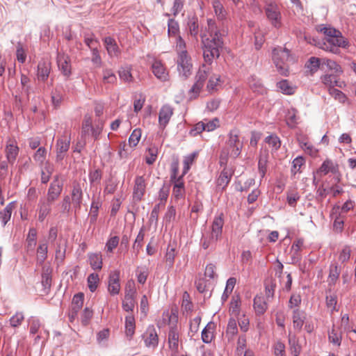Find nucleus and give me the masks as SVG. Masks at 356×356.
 <instances>
[{
	"mask_svg": "<svg viewBox=\"0 0 356 356\" xmlns=\"http://www.w3.org/2000/svg\"><path fill=\"white\" fill-rule=\"evenodd\" d=\"M224 30H220L215 20L209 19L205 31L201 33L202 41L204 47V60L202 64L196 74V81L188 91L190 99H195L202 88L204 83L211 72L210 66L214 58L220 56V49L222 47V36Z\"/></svg>",
	"mask_w": 356,
	"mask_h": 356,
	"instance_id": "nucleus-1",
	"label": "nucleus"
},
{
	"mask_svg": "<svg viewBox=\"0 0 356 356\" xmlns=\"http://www.w3.org/2000/svg\"><path fill=\"white\" fill-rule=\"evenodd\" d=\"M242 148L243 143L239 140L238 131L235 129L230 131L225 147L222 149L220 154V162L226 161L228 156L234 159L238 157L241 154Z\"/></svg>",
	"mask_w": 356,
	"mask_h": 356,
	"instance_id": "nucleus-2",
	"label": "nucleus"
},
{
	"mask_svg": "<svg viewBox=\"0 0 356 356\" xmlns=\"http://www.w3.org/2000/svg\"><path fill=\"white\" fill-rule=\"evenodd\" d=\"M164 321H168L170 325L168 334L169 348L171 351L170 356H177L178 350V332L177 330V323L178 322V316L177 310L172 309L170 314L168 312L164 314Z\"/></svg>",
	"mask_w": 356,
	"mask_h": 356,
	"instance_id": "nucleus-3",
	"label": "nucleus"
},
{
	"mask_svg": "<svg viewBox=\"0 0 356 356\" xmlns=\"http://www.w3.org/2000/svg\"><path fill=\"white\" fill-rule=\"evenodd\" d=\"M273 60L277 71L286 76L289 72V63L292 60L289 49L280 47L275 48L273 51Z\"/></svg>",
	"mask_w": 356,
	"mask_h": 356,
	"instance_id": "nucleus-4",
	"label": "nucleus"
},
{
	"mask_svg": "<svg viewBox=\"0 0 356 356\" xmlns=\"http://www.w3.org/2000/svg\"><path fill=\"white\" fill-rule=\"evenodd\" d=\"M347 45L348 42L341 35V33H340L339 35H337L334 37L325 38L318 43V46L321 49L333 54H338L339 52V47H346Z\"/></svg>",
	"mask_w": 356,
	"mask_h": 356,
	"instance_id": "nucleus-5",
	"label": "nucleus"
},
{
	"mask_svg": "<svg viewBox=\"0 0 356 356\" xmlns=\"http://www.w3.org/2000/svg\"><path fill=\"white\" fill-rule=\"evenodd\" d=\"M186 44L179 36V74L183 73L185 78L188 77L193 73V63L191 56L186 50H184Z\"/></svg>",
	"mask_w": 356,
	"mask_h": 356,
	"instance_id": "nucleus-6",
	"label": "nucleus"
},
{
	"mask_svg": "<svg viewBox=\"0 0 356 356\" xmlns=\"http://www.w3.org/2000/svg\"><path fill=\"white\" fill-rule=\"evenodd\" d=\"M71 142V131L69 129H65L63 131V134L59 137L56 141V162L61 161L67 151L70 149Z\"/></svg>",
	"mask_w": 356,
	"mask_h": 356,
	"instance_id": "nucleus-7",
	"label": "nucleus"
},
{
	"mask_svg": "<svg viewBox=\"0 0 356 356\" xmlns=\"http://www.w3.org/2000/svg\"><path fill=\"white\" fill-rule=\"evenodd\" d=\"M63 181L61 179L60 175H56L50 183L45 200L54 203L59 198L63 191Z\"/></svg>",
	"mask_w": 356,
	"mask_h": 356,
	"instance_id": "nucleus-8",
	"label": "nucleus"
},
{
	"mask_svg": "<svg viewBox=\"0 0 356 356\" xmlns=\"http://www.w3.org/2000/svg\"><path fill=\"white\" fill-rule=\"evenodd\" d=\"M265 13L270 24L276 29L282 26V15L278 6L275 2H270L265 6Z\"/></svg>",
	"mask_w": 356,
	"mask_h": 356,
	"instance_id": "nucleus-9",
	"label": "nucleus"
},
{
	"mask_svg": "<svg viewBox=\"0 0 356 356\" xmlns=\"http://www.w3.org/2000/svg\"><path fill=\"white\" fill-rule=\"evenodd\" d=\"M223 225V213H220L215 216L211 224V232L210 238L211 241H217L220 238Z\"/></svg>",
	"mask_w": 356,
	"mask_h": 356,
	"instance_id": "nucleus-10",
	"label": "nucleus"
},
{
	"mask_svg": "<svg viewBox=\"0 0 356 356\" xmlns=\"http://www.w3.org/2000/svg\"><path fill=\"white\" fill-rule=\"evenodd\" d=\"M340 74H341L325 72V74L321 76V81L328 89L334 86L343 88L345 86V83L339 80V76Z\"/></svg>",
	"mask_w": 356,
	"mask_h": 356,
	"instance_id": "nucleus-11",
	"label": "nucleus"
},
{
	"mask_svg": "<svg viewBox=\"0 0 356 356\" xmlns=\"http://www.w3.org/2000/svg\"><path fill=\"white\" fill-rule=\"evenodd\" d=\"M29 322L30 325V335L34 337L36 334H38L34 337L35 343H38L41 339L44 338V334L48 336L49 332L47 331L41 330L42 325L39 319L31 318L29 319Z\"/></svg>",
	"mask_w": 356,
	"mask_h": 356,
	"instance_id": "nucleus-12",
	"label": "nucleus"
},
{
	"mask_svg": "<svg viewBox=\"0 0 356 356\" xmlns=\"http://www.w3.org/2000/svg\"><path fill=\"white\" fill-rule=\"evenodd\" d=\"M120 291V271L111 272L108 282V291L111 296L118 295Z\"/></svg>",
	"mask_w": 356,
	"mask_h": 356,
	"instance_id": "nucleus-13",
	"label": "nucleus"
},
{
	"mask_svg": "<svg viewBox=\"0 0 356 356\" xmlns=\"http://www.w3.org/2000/svg\"><path fill=\"white\" fill-rule=\"evenodd\" d=\"M19 154V147L17 142L13 139H8L5 147V154L8 162L13 165Z\"/></svg>",
	"mask_w": 356,
	"mask_h": 356,
	"instance_id": "nucleus-14",
	"label": "nucleus"
},
{
	"mask_svg": "<svg viewBox=\"0 0 356 356\" xmlns=\"http://www.w3.org/2000/svg\"><path fill=\"white\" fill-rule=\"evenodd\" d=\"M146 180L144 176H137L134 181L133 198L136 201H140L145 193Z\"/></svg>",
	"mask_w": 356,
	"mask_h": 356,
	"instance_id": "nucleus-15",
	"label": "nucleus"
},
{
	"mask_svg": "<svg viewBox=\"0 0 356 356\" xmlns=\"http://www.w3.org/2000/svg\"><path fill=\"white\" fill-rule=\"evenodd\" d=\"M329 172L332 173L333 175H336L339 172V165L332 161L330 159H325L320 168L316 170V175L322 177L325 176Z\"/></svg>",
	"mask_w": 356,
	"mask_h": 356,
	"instance_id": "nucleus-16",
	"label": "nucleus"
},
{
	"mask_svg": "<svg viewBox=\"0 0 356 356\" xmlns=\"http://www.w3.org/2000/svg\"><path fill=\"white\" fill-rule=\"evenodd\" d=\"M145 344L148 348H155L158 345L159 338L154 326H149L143 334Z\"/></svg>",
	"mask_w": 356,
	"mask_h": 356,
	"instance_id": "nucleus-17",
	"label": "nucleus"
},
{
	"mask_svg": "<svg viewBox=\"0 0 356 356\" xmlns=\"http://www.w3.org/2000/svg\"><path fill=\"white\" fill-rule=\"evenodd\" d=\"M130 284L126 288V293L122 301V309L127 312H131L135 307V291L133 289H127Z\"/></svg>",
	"mask_w": 356,
	"mask_h": 356,
	"instance_id": "nucleus-18",
	"label": "nucleus"
},
{
	"mask_svg": "<svg viewBox=\"0 0 356 356\" xmlns=\"http://www.w3.org/2000/svg\"><path fill=\"white\" fill-rule=\"evenodd\" d=\"M57 63L62 74L67 77L70 76L71 74V65L69 56L64 54H58Z\"/></svg>",
	"mask_w": 356,
	"mask_h": 356,
	"instance_id": "nucleus-19",
	"label": "nucleus"
},
{
	"mask_svg": "<svg viewBox=\"0 0 356 356\" xmlns=\"http://www.w3.org/2000/svg\"><path fill=\"white\" fill-rule=\"evenodd\" d=\"M72 202L76 209H80L83 200V191L79 183L74 181L72 191Z\"/></svg>",
	"mask_w": 356,
	"mask_h": 356,
	"instance_id": "nucleus-20",
	"label": "nucleus"
},
{
	"mask_svg": "<svg viewBox=\"0 0 356 356\" xmlns=\"http://www.w3.org/2000/svg\"><path fill=\"white\" fill-rule=\"evenodd\" d=\"M177 253V243L175 238H174L170 241L165 254V262L168 266H172Z\"/></svg>",
	"mask_w": 356,
	"mask_h": 356,
	"instance_id": "nucleus-21",
	"label": "nucleus"
},
{
	"mask_svg": "<svg viewBox=\"0 0 356 356\" xmlns=\"http://www.w3.org/2000/svg\"><path fill=\"white\" fill-rule=\"evenodd\" d=\"M104 43L106 51L111 57H118L120 54V49L116 41L111 37H106Z\"/></svg>",
	"mask_w": 356,
	"mask_h": 356,
	"instance_id": "nucleus-22",
	"label": "nucleus"
},
{
	"mask_svg": "<svg viewBox=\"0 0 356 356\" xmlns=\"http://www.w3.org/2000/svg\"><path fill=\"white\" fill-rule=\"evenodd\" d=\"M152 72L155 76L162 81L168 79V74L160 60H155L152 65Z\"/></svg>",
	"mask_w": 356,
	"mask_h": 356,
	"instance_id": "nucleus-23",
	"label": "nucleus"
},
{
	"mask_svg": "<svg viewBox=\"0 0 356 356\" xmlns=\"http://www.w3.org/2000/svg\"><path fill=\"white\" fill-rule=\"evenodd\" d=\"M233 175L232 169L224 168L218 177L216 184L218 189L224 190L229 183Z\"/></svg>",
	"mask_w": 356,
	"mask_h": 356,
	"instance_id": "nucleus-24",
	"label": "nucleus"
},
{
	"mask_svg": "<svg viewBox=\"0 0 356 356\" xmlns=\"http://www.w3.org/2000/svg\"><path fill=\"white\" fill-rule=\"evenodd\" d=\"M53 202H48L45 199H40L38 205V220L43 222L51 211V204Z\"/></svg>",
	"mask_w": 356,
	"mask_h": 356,
	"instance_id": "nucleus-25",
	"label": "nucleus"
},
{
	"mask_svg": "<svg viewBox=\"0 0 356 356\" xmlns=\"http://www.w3.org/2000/svg\"><path fill=\"white\" fill-rule=\"evenodd\" d=\"M51 70L50 63L47 60H42L38 65V78L44 81L47 79Z\"/></svg>",
	"mask_w": 356,
	"mask_h": 356,
	"instance_id": "nucleus-26",
	"label": "nucleus"
},
{
	"mask_svg": "<svg viewBox=\"0 0 356 356\" xmlns=\"http://www.w3.org/2000/svg\"><path fill=\"white\" fill-rule=\"evenodd\" d=\"M213 12L219 21H223L227 18V12L225 9L220 0H212L211 1Z\"/></svg>",
	"mask_w": 356,
	"mask_h": 356,
	"instance_id": "nucleus-27",
	"label": "nucleus"
},
{
	"mask_svg": "<svg viewBox=\"0 0 356 356\" xmlns=\"http://www.w3.org/2000/svg\"><path fill=\"white\" fill-rule=\"evenodd\" d=\"M14 207V202H10L0 211V222L3 227H5L10 220Z\"/></svg>",
	"mask_w": 356,
	"mask_h": 356,
	"instance_id": "nucleus-28",
	"label": "nucleus"
},
{
	"mask_svg": "<svg viewBox=\"0 0 356 356\" xmlns=\"http://www.w3.org/2000/svg\"><path fill=\"white\" fill-rule=\"evenodd\" d=\"M89 264L95 270H100L102 268V256L101 253L90 252L88 254Z\"/></svg>",
	"mask_w": 356,
	"mask_h": 356,
	"instance_id": "nucleus-29",
	"label": "nucleus"
},
{
	"mask_svg": "<svg viewBox=\"0 0 356 356\" xmlns=\"http://www.w3.org/2000/svg\"><path fill=\"white\" fill-rule=\"evenodd\" d=\"M249 86L250 89L258 94H264L266 92V89L264 87L261 80L256 76H251L249 78Z\"/></svg>",
	"mask_w": 356,
	"mask_h": 356,
	"instance_id": "nucleus-30",
	"label": "nucleus"
},
{
	"mask_svg": "<svg viewBox=\"0 0 356 356\" xmlns=\"http://www.w3.org/2000/svg\"><path fill=\"white\" fill-rule=\"evenodd\" d=\"M54 170V165L49 161H46L41 168V182L42 184H47L49 181Z\"/></svg>",
	"mask_w": 356,
	"mask_h": 356,
	"instance_id": "nucleus-31",
	"label": "nucleus"
},
{
	"mask_svg": "<svg viewBox=\"0 0 356 356\" xmlns=\"http://www.w3.org/2000/svg\"><path fill=\"white\" fill-rule=\"evenodd\" d=\"M267 303L264 300V297L257 296L254 298V309L258 315H261L265 313L267 309Z\"/></svg>",
	"mask_w": 356,
	"mask_h": 356,
	"instance_id": "nucleus-32",
	"label": "nucleus"
},
{
	"mask_svg": "<svg viewBox=\"0 0 356 356\" xmlns=\"http://www.w3.org/2000/svg\"><path fill=\"white\" fill-rule=\"evenodd\" d=\"M327 67V70L331 71L332 72L337 74H341L342 70L341 66L337 64L334 60L327 59V58H322V70H325L324 67Z\"/></svg>",
	"mask_w": 356,
	"mask_h": 356,
	"instance_id": "nucleus-33",
	"label": "nucleus"
},
{
	"mask_svg": "<svg viewBox=\"0 0 356 356\" xmlns=\"http://www.w3.org/2000/svg\"><path fill=\"white\" fill-rule=\"evenodd\" d=\"M289 343L291 355L293 356H299L302 350V347L296 337L290 335Z\"/></svg>",
	"mask_w": 356,
	"mask_h": 356,
	"instance_id": "nucleus-34",
	"label": "nucleus"
},
{
	"mask_svg": "<svg viewBox=\"0 0 356 356\" xmlns=\"http://www.w3.org/2000/svg\"><path fill=\"white\" fill-rule=\"evenodd\" d=\"M305 316L299 309H295L293 314V328L300 331L304 323Z\"/></svg>",
	"mask_w": 356,
	"mask_h": 356,
	"instance_id": "nucleus-35",
	"label": "nucleus"
},
{
	"mask_svg": "<svg viewBox=\"0 0 356 356\" xmlns=\"http://www.w3.org/2000/svg\"><path fill=\"white\" fill-rule=\"evenodd\" d=\"M172 115V110L171 107H170L168 106H163L159 112V123L161 125H165L168 122Z\"/></svg>",
	"mask_w": 356,
	"mask_h": 356,
	"instance_id": "nucleus-36",
	"label": "nucleus"
},
{
	"mask_svg": "<svg viewBox=\"0 0 356 356\" xmlns=\"http://www.w3.org/2000/svg\"><path fill=\"white\" fill-rule=\"evenodd\" d=\"M340 273L341 269L337 264L331 265L327 279L328 284L330 286H333L336 284Z\"/></svg>",
	"mask_w": 356,
	"mask_h": 356,
	"instance_id": "nucleus-37",
	"label": "nucleus"
},
{
	"mask_svg": "<svg viewBox=\"0 0 356 356\" xmlns=\"http://www.w3.org/2000/svg\"><path fill=\"white\" fill-rule=\"evenodd\" d=\"M197 155H198V152H192V153L189 154L188 155L184 157V159H183L184 167H183V172H182L183 175L186 174L188 172V171L190 170L191 165L194 163L195 160L197 157Z\"/></svg>",
	"mask_w": 356,
	"mask_h": 356,
	"instance_id": "nucleus-38",
	"label": "nucleus"
},
{
	"mask_svg": "<svg viewBox=\"0 0 356 356\" xmlns=\"http://www.w3.org/2000/svg\"><path fill=\"white\" fill-rule=\"evenodd\" d=\"M135 332V318L132 315H128L125 318V333L131 338Z\"/></svg>",
	"mask_w": 356,
	"mask_h": 356,
	"instance_id": "nucleus-39",
	"label": "nucleus"
},
{
	"mask_svg": "<svg viewBox=\"0 0 356 356\" xmlns=\"http://www.w3.org/2000/svg\"><path fill=\"white\" fill-rule=\"evenodd\" d=\"M37 239V230L32 227L29 231L28 236L26 237V246L28 250L33 251L36 245Z\"/></svg>",
	"mask_w": 356,
	"mask_h": 356,
	"instance_id": "nucleus-40",
	"label": "nucleus"
},
{
	"mask_svg": "<svg viewBox=\"0 0 356 356\" xmlns=\"http://www.w3.org/2000/svg\"><path fill=\"white\" fill-rule=\"evenodd\" d=\"M214 325L211 323H208L202 332V339L204 343L211 342L213 338Z\"/></svg>",
	"mask_w": 356,
	"mask_h": 356,
	"instance_id": "nucleus-41",
	"label": "nucleus"
},
{
	"mask_svg": "<svg viewBox=\"0 0 356 356\" xmlns=\"http://www.w3.org/2000/svg\"><path fill=\"white\" fill-rule=\"evenodd\" d=\"M306 67L309 69L312 74L315 73L319 68L322 70V58L311 57Z\"/></svg>",
	"mask_w": 356,
	"mask_h": 356,
	"instance_id": "nucleus-42",
	"label": "nucleus"
},
{
	"mask_svg": "<svg viewBox=\"0 0 356 356\" xmlns=\"http://www.w3.org/2000/svg\"><path fill=\"white\" fill-rule=\"evenodd\" d=\"M181 307L183 313H186V315L193 311V305L191 300L189 294L186 291H185L182 296Z\"/></svg>",
	"mask_w": 356,
	"mask_h": 356,
	"instance_id": "nucleus-43",
	"label": "nucleus"
},
{
	"mask_svg": "<svg viewBox=\"0 0 356 356\" xmlns=\"http://www.w3.org/2000/svg\"><path fill=\"white\" fill-rule=\"evenodd\" d=\"M102 81L104 83L114 84L117 82V77L111 69H104L102 72Z\"/></svg>",
	"mask_w": 356,
	"mask_h": 356,
	"instance_id": "nucleus-44",
	"label": "nucleus"
},
{
	"mask_svg": "<svg viewBox=\"0 0 356 356\" xmlns=\"http://www.w3.org/2000/svg\"><path fill=\"white\" fill-rule=\"evenodd\" d=\"M237 332L238 328L236 321L234 318H229L227 324L226 336L228 337L229 340L232 339Z\"/></svg>",
	"mask_w": 356,
	"mask_h": 356,
	"instance_id": "nucleus-45",
	"label": "nucleus"
},
{
	"mask_svg": "<svg viewBox=\"0 0 356 356\" xmlns=\"http://www.w3.org/2000/svg\"><path fill=\"white\" fill-rule=\"evenodd\" d=\"M178 170L177 164L174 163L171 165V175L170 179L173 184V194L175 197L178 196L177 193H178V179H177V172Z\"/></svg>",
	"mask_w": 356,
	"mask_h": 356,
	"instance_id": "nucleus-46",
	"label": "nucleus"
},
{
	"mask_svg": "<svg viewBox=\"0 0 356 356\" xmlns=\"http://www.w3.org/2000/svg\"><path fill=\"white\" fill-rule=\"evenodd\" d=\"M46 156L47 150L44 147H42L38 149V150L33 154V158L35 162L42 166L45 163L44 161L46 160Z\"/></svg>",
	"mask_w": 356,
	"mask_h": 356,
	"instance_id": "nucleus-47",
	"label": "nucleus"
},
{
	"mask_svg": "<svg viewBox=\"0 0 356 356\" xmlns=\"http://www.w3.org/2000/svg\"><path fill=\"white\" fill-rule=\"evenodd\" d=\"M158 156V149L155 146H151L147 150V153L145 155V161L148 165L153 164Z\"/></svg>",
	"mask_w": 356,
	"mask_h": 356,
	"instance_id": "nucleus-48",
	"label": "nucleus"
},
{
	"mask_svg": "<svg viewBox=\"0 0 356 356\" xmlns=\"http://www.w3.org/2000/svg\"><path fill=\"white\" fill-rule=\"evenodd\" d=\"M48 246L47 243H40L37 249L38 260L40 263H43L47 257Z\"/></svg>",
	"mask_w": 356,
	"mask_h": 356,
	"instance_id": "nucleus-49",
	"label": "nucleus"
},
{
	"mask_svg": "<svg viewBox=\"0 0 356 356\" xmlns=\"http://www.w3.org/2000/svg\"><path fill=\"white\" fill-rule=\"evenodd\" d=\"M168 35L170 38H174L176 43H178V24L173 19L168 22Z\"/></svg>",
	"mask_w": 356,
	"mask_h": 356,
	"instance_id": "nucleus-50",
	"label": "nucleus"
},
{
	"mask_svg": "<svg viewBox=\"0 0 356 356\" xmlns=\"http://www.w3.org/2000/svg\"><path fill=\"white\" fill-rule=\"evenodd\" d=\"M87 281L90 291L94 292L98 286L99 282V275L97 273H91L88 275Z\"/></svg>",
	"mask_w": 356,
	"mask_h": 356,
	"instance_id": "nucleus-51",
	"label": "nucleus"
},
{
	"mask_svg": "<svg viewBox=\"0 0 356 356\" xmlns=\"http://www.w3.org/2000/svg\"><path fill=\"white\" fill-rule=\"evenodd\" d=\"M144 237H145V229H144V227H143L140 229V231L136 236V238L134 241V243L133 245V249L136 251V254H138L139 252L140 248L143 246V241L144 240Z\"/></svg>",
	"mask_w": 356,
	"mask_h": 356,
	"instance_id": "nucleus-52",
	"label": "nucleus"
},
{
	"mask_svg": "<svg viewBox=\"0 0 356 356\" xmlns=\"http://www.w3.org/2000/svg\"><path fill=\"white\" fill-rule=\"evenodd\" d=\"M337 296L336 294H327L326 296V305L327 307L330 310L331 313H333L337 309Z\"/></svg>",
	"mask_w": 356,
	"mask_h": 356,
	"instance_id": "nucleus-53",
	"label": "nucleus"
},
{
	"mask_svg": "<svg viewBox=\"0 0 356 356\" xmlns=\"http://www.w3.org/2000/svg\"><path fill=\"white\" fill-rule=\"evenodd\" d=\"M92 121L90 116L86 115L84 117L81 128V134L83 136H86L90 133L91 129H92Z\"/></svg>",
	"mask_w": 356,
	"mask_h": 356,
	"instance_id": "nucleus-54",
	"label": "nucleus"
},
{
	"mask_svg": "<svg viewBox=\"0 0 356 356\" xmlns=\"http://www.w3.org/2000/svg\"><path fill=\"white\" fill-rule=\"evenodd\" d=\"M277 88L284 94L292 95L294 89L292 88L286 80H283L277 83Z\"/></svg>",
	"mask_w": 356,
	"mask_h": 356,
	"instance_id": "nucleus-55",
	"label": "nucleus"
},
{
	"mask_svg": "<svg viewBox=\"0 0 356 356\" xmlns=\"http://www.w3.org/2000/svg\"><path fill=\"white\" fill-rule=\"evenodd\" d=\"M84 296L83 293H77L74 296L71 308L75 310H80L83 305Z\"/></svg>",
	"mask_w": 356,
	"mask_h": 356,
	"instance_id": "nucleus-56",
	"label": "nucleus"
},
{
	"mask_svg": "<svg viewBox=\"0 0 356 356\" xmlns=\"http://www.w3.org/2000/svg\"><path fill=\"white\" fill-rule=\"evenodd\" d=\"M141 130L140 129H135L129 138V144L131 147H136L141 138Z\"/></svg>",
	"mask_w": 356,
	"mask_h": 356,
	"instance_id": "nucleus-57",
	"label": "nucleus"
},
{
	"mask_svg": "<svg viewBox=\"0 0 356 356\" xmlns=\"http://www.w3.org/2000/svg\"><path fill=\"white\" fill-rule=\"evenodd\" d=\"M118 74L120 79L124 82L133 81V76L131 74V68L129 67H122L119 70Z\"/></svg>",
	"mask_w": 356,
	"mask_h": 356,
	"instance_id": "nucleus-58",
	"label": "nucleus"
},
{
	"mask_svg": "<svg viewBox=\"0 0 356 356\" xmlns=\"http://www.w3.org/2000/svg\"><path fill=\"white\" fill-rule=\"evenodd\" d=\"M267 157H268L267 154L261 155L259 162H258L259 173L261 178H263L266 175Z\"/></svg>",
	"mask_w": 356,
	"mask_h": 356,
	"instance_id": "nucleus-59",
	"label": "nucleus"
},
{
	"mask_svg": "<svg viewBox=\"0 0 356 356\" xmlns=\"http://www.w3.org/2000/svg\"><path fill=\"white\" fill-rule=\"evenodd\" d=\"M24 320V316L22 312H17L9 320L10 325L13 327H17L22 324Z\"/></svg>",
	"mask_w": 356,
	"mask_h": 356,
	"instance_id": "nucleus-60",
	"label": "nucleus"
},
{
	"mask_svg": "<svg viewBox=\"0 0 356 356\" xmlns=\"http://www.w3.org/2000/svg\"><path fill=\"white\" fill-rule=\"evenodd\" d=\"M120 238L118 236L111 237L106 243L105 249L107 252H113V250L117 248L119 244Z\"/></svg>",
	"mask_w": 356,
	"mask_h": 356,
	"instance_id": "nucleus-61",
	"label": "nucleus"
},
{
	"mask_svg": "<svg viewBox=\"0 0 356 356\" xmlns=\"http://www.w3.org/2000/svg\"><path fill=\"white\" fill-rule=\"evenodd\" d=\"M330 95L333 97L335 99L338 100L341 103H344L346 100V95L339 90L334 88V87L328 89Z\"/></svg>",
	"mask_w": 356,
	"mask_h": 356,
	"instance_id": "nucleus-62",
	"label": "nucleus"
},
{
	"mask_svg": "<svg viewBox=\"0 0 356 356\" xmlns=\"http://www.w3.org/2000/svg\"><path fill=\"white\" fill-rule=\"evenodd\" d=\"M204 125V131H212L219 127V120L216 118L211 120H204L202 121Z\"/></svg>",
	"mask_w": 356,
	"mask_h": 356,
	"instance_id": "nucleus-63",
	"label": "nucleus"
},
{
	"mask_svg": "<svg viewBox=\"0 0 356 356\" xmlns=\"http://www.w3.org/2000/svg\"><path fill=\"white\" fill-rule=\"evenodd\" d=\"M220 81V77L218 75H213L209 78L207 89L209 91H215L217 90V87Z\"/></svg>",
	"mask_w": 356,
	"mask_h": 356,
	"instance_id": "nucleus-64",
	"label": "nucleus"
}]
</instances>
